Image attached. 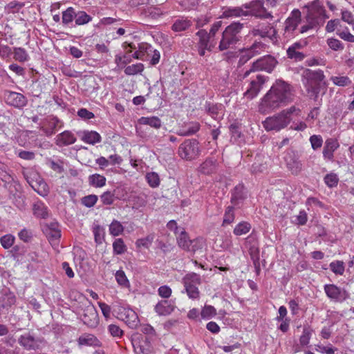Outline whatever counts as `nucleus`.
Listing matches in <instances>:
<instances>
[{
	"instance_id": "1",
	"label": "nucleus",
	"mask_w": 354,
	"mask_h": 354,
	"mask_svg": "<svg viewBox=\"0 0 354 354\" xmlns=\"http://www.w3.org/2000/svg\"><path fill=\"white\" fill-rule=\"evenodd\" d=\"M292 100L290 84L283 80H277L263 97L261 107L274 109Z\"/></svg>"
},
{
	"instance_id": "2",
	"label": "nucleus",
	"mask_w": 354,
	"mask_h": 354,
	"mask_svg": "<svg viewBox=\"0 0 354 354\" xmlns=\"http://www.w3.org/2000/svg\"><path fill=\"white\" fill-rule=\"evenodd\" d=\"M305 82H304L308 96L315 101L319 98L321 91L323 94L326 93L327 84L324 81L325 75L324 71L321 69L310 70L307 69L303 75Z\"/></svg>"
},
{
	"instance_id": "3",
	"label": "nucleus",
	"mask_w": 354,
	"mask_h": 354,
	"mask_svg": "<svg viewBox=\"0 0 354 354\" xmlns=\"http://www.w3.org/2000/svg\"><path fill=\"white\" fill-rule=\"evenodd\" d=\"M300 113L301 110L299 108H297L295 106H292L272 117L267 118L263 122V127L267 131H279L290 124L292 114L299 115Z\"/></svg>"
},
{
	"instance_id": "4",
	"label": "nucleus",
	"mask_w": 354,
	"mask_h": 354,
	"mask_svg": "<svg viewBox=\"0 0 354 354\" xmlns=\"http://www.w3.org/2000/svg\"><path fill=\"white\" fill-rule=\"evenodd\" d=\"M243 26V24L234 22L225 28L218 45L220 51L233 48L241 41L242 38L241 32Z\"/></svg>"
},
{
	"instance_id": "5",
	"label": "nucleus",
	"mask_w": 354,
	"mask_h": 354,
	"mask_svg": "<svg viewBox=\"0 0 354 354\" xmlns=\"http://www.w3.org/2000/svg\"><path fill=\"white\" fill-rule=\"evenodd\" d=\"M301 21V13L299 9H294L283 23L281 39L288 42L298 35V26Z\"/></svg>"
},
{
	"instance_id": "6",
	"label": "nucleus",
	"mask_w": 354,
	"mask_h": 354,
	"mask_svg": "<svg viewBox=\"0 0 354 354\" xmlns=\"http://www.w3.org/2000/svg\"><path fill=\"white\" fill-rule=\"evenodd\" d=\"M308 12L306 19L315 21L317 26H322L326 19L329 17L324 6L320 5L318 1H314L306 6Z\"/></svg>"
},
{
	"instance_id": "7",
	"label": "nucleus",
	"mask_w": 354,
	"mask_h": 354,
	"mask_svg": "<svg viewBox=\"0 0 354 354\" xmlns=\"http://www.w3.org/2000/svg\"><path fill=\"white\" fill-rule=\"evenodd\" d=\"M183 283L186 292L189 298L197 299L199 297L198 286L201 284V277L196 273L187 274L183 278Z\"/></svg>"
},
{
	"instance_id": "8",
	"label": "nucleus",
	"mask_w": 354,
	"mask_h": 354,
	"mask_svg": "<svg viewBox=\"0 0 354 354\" xmlns=\"http://www.w3.org/2000/svg\"><path fill=\"white\" fill-rule=\"evenodd\" d=\"M131 344L137 354H151L152 347L150 339L141 333H134L131 336Z\"/></svg>"
},
{
	"instance_id": "9",
	"label": "nucleus",
	"mask_w": 354,
	"mask_h": 354,
	"mask_svg": "<svg viewBox=\"0 0 354 354\" xmlns=\"http://www.w3.org/2000/svg\"><path fill=\"white\" fill-rule=\"evenodd\" d=\"M246 16H254L258 18H271L272 15L270 12H267L264 8L263 4L260 1H254L249 3L243 4Z\"/></svg>"
},
{
	"instance_id": "10",
	"label": "nucleus",
	"mask_w": 354,
	"mask_h": 354,
	"mask_svg": "<svg viewBox=\"0 0 354 354\" xmlns=\"http://www.w3.org/2000/svg\"><path fill=\"white\" fill-rule=\"evenodd\" d=\"M9 199L12 201L13 204L19 209H22L25 207V196L21 192L19 184L12 182L8 183Z\"/></svg>"
},
{
	"instance_id": "11",
	"label": "nucleus",
	"mask_w": 354,
	"mask_h": 354,
	"mask_svg": "<svg viewBox=\"0 0 354 354\" xmlns=\"http://www.w3.org/2000/svg\"><path fill=\"white\" fill-rule=\"evenodd\" d=\"M5 102L11 106L23 109L28 103L27 98L21 93L5 90L3 93Z\"/></svg>"
},
{
	"instance_id": "12",
	"label": "nucleus",
	"mask_w": 354,
	"mask_h": 354,
	"mask_svg": "<svg viewBox=\"0 0 354 354\" xmlns=\"http://www.w3.org/2000/svg\"><path fill=\"white\" fill-rule=\"evenodd\" d=\"M327 297L335 302H342L348 298V292L334 284H326L324 287Z\"/></svg>"
},
{
	"instance_id": "13",
	"label": "nucleus",
	"mask_w": 354,
	"mask_h": 354,
	"mask_svg": "<svg viewBox=\"0 0 354 354\" xmlns=\"http://www.w3.org/2000/svg\"><path fill=\"white\" fill-rule=\"evenodd\" d=\"M278 62L272 55L263 56L252 64V69L254 71H265L271 73L277 65Z\"/></svg>"
},
{
	"instance_id": "14",
	"label": "nucleus",
	"mask_w": 354,
	"mask_h": 354,
	"mask_svg": "<svg viewBox=\"0 0 354 354\" xmlns=\"http://www.w3.org/2000/svg\"><path fill=\"white\" fill-rule=\"evenodd\" d=\"M250 34L262 38L268 37L273 43L278 41L277 30L269 24H259L250 31Z\"/></svg>"
},
{
	"instance_id": "15",
	"label": "nucleus",
	"mask_w": 354,
	"mask_h": 354,
	"mask_svg": "<svg viewBox=\"0 0 354 354\" xmlns=\"http://www.w3.org/2000/svg\"><path fill=\"white\" fill-rule=\"evenodd\" d=\"M176 239L178 246L186 251L195 252L199 248L198 241L196 239L191 240L183 228L176 235Z\"/></svg>"
},
{
	"instance_id": "16",
	"label": "nucleus",
	"mask_w": 354,
	"mask_h": 354,
	"mask_svg": "<svg viewBox=\"0 0 354 354\" xmlns=\"http://www.w3.org/2000/svg\"><path fill=\"white\" fill-rule=\"evenodd\" d=\"M82 320L84 324L88 327L94 328L98 324V314L91 302L88 301V304L85 306L84 313L82 315Z\"/></svg>"
},
{
	"instance_id": "17",
	"label": "nucleus",
	"mask_w": 354,
	"mask_h": 354,
	"mask_svg": "<svg viewBox=\"0 0 354 354\" xmlns=\"http://www.w3.org/2000/svg\"><path fill=\"white\" fill-rule=\"evenodd\" d=\"M266 80V77L261 75H257L255 78L251 80L250 86L244 93V95L250 100L255 97L262 88L263 85L265 84Z\"/></svg>"
},
{
	"instance_id": "18",
	"label": "nucleus",
	"mask_w": 354,
	"mask_h": 354,
	"mask_svg": "<svg viewBox=\"0 0 354 354\" xmlns=\"http://www.w3.org/2000/svg\"><path fill=\"white\" fill-rule=\"evenodd\" d=\"M18 343L25 350L36 351L39 349L41 340L40 339L35 338L29 333H27L19 337Z\"/></svg>"
},
{
	"instance_id": "19",
	"label": "nucleus",
	"mask_w": 354,
	"mask_h": 354,
	"mask_svg": "<svg viewBox=\"0 0 354 354\" xmlns=\"http://www.w3.org/2000/svg\"><path fill=\"white\" fill-rule=\"evenodd\" d=\"M196 35L199 37V41L197 44L198 53L201 56L205 55V50L211 51L215 44L210 41L207 32L204 30H200Z\"/></svg>"
},
{
	"instance_id": "20",
	"label": "nucleus",
	"mask_w": 354,
	"mask_h": 354,
	"mask_svg": "<svg viewBox=\"0 0 354 354\" xmlns=\"http://www.w3.org/2000/svg\"><path fill=\"white\" fill-rule=\"evenodd\" d=\"M200 152L199 142L195 140H186L179 147V155H196Z\"/></svg>"
},
{
	"instance_id": "21",
	"label": "nucleus",
	"mask_w": 354,
	"mask_h": 354,
	"mask_svg": "<svg viewBox=\"0 0 354 354\" xmlns=\"http://www.w3.org/2000/svg\"><path fill=\"white\" fill-rule=\"evenodd\" d=\"M122 320H123L129 328H135L139 323V319L136 313L130 308H124L120 313Z\"/></svg>"
},
{
	"instance_id": "22",
	"label": "nucleus",
	"mask_w": 354,
	"mask_h": 354,
	"mask_svg": "<svg viewBox=\"0 0 354 354\" xmlns=\"http://www.w3.org/2000/svg\"><path fill=\"white\" fill-rule=\"evenodd\" d=\"M77 134L81 140L90 145L98 143L102 139L101 136L95 131H79L77 132Z\"/></svg>"
},
{
	"instance_id": "23",
	"label": "nucleus",
	"mask_w": 354,
	"mask_h": 354,
	"mask_svg": "<svg viewBox=\"0 0 354 354\" xmlns=\"http://www.w3.org/2000/svg\"><path fill=\"white\" fill-rule=\"evenodd\" d=\"M246 198V193L245 192V187L243 184L239 183L237 185L232 192L231 203L234 206H238Z\"/></svg>"
},
{
	"instance_id": "24",
	"label": "nucleus",
	"mask_w": 354,
	"mask_h": 354,
	"mask_svg": "<svg viewBox=\"0 0 354 354\" xmlns=\"http://www.w3.org/2000/svg\"><path fill=\"white\" fill-rule=\"evenodd\" d=\"M266 45L261 41H254L253 44L248 48H244L242 50L243 56H246L248 59H250L254 56L265 51Z\"/></svg>"
},
{
	"instance_id": "25",
	"label": "nucleus",
	"mask_w": 354,
	"mask_h": 354,
	"mask_svg": "<svg viewBox=\"0 0 354 354\" xmlns=\"http://www.w3.org/2000/svg\"><path fill=\"white\" fill-rule=\"evenodd\" d=\"M152 46L147 43H142L139 45L138 50L136 51L132 57L134 59L145 60L147 56L151 55Z\"/></svg>"
},
{
	"instance_id": "26",
	"label": "nucleus",
	"mask_w": 354,
	"mask_h": 354,
	"mask_svg": "<svg viewBox=\"0 0 354 354\" xmlns=\"http://www.w3.org/2000/svg\"><path fill=\"white\" fill-rule=\"evenodd\" d=\"M80 346H100V341L92 334H84L77 339Z\"/></svg>"
},
{
	"instance_id": "27",
	"label": "nucleus",
	"mask_w": 354,
	"mask_h": 354,
	"mask_svg": "<svg viewBox=\"0 0 354 354\" xmlns=\"http://www.w3.org/2000/svg\"><path fill=\"white\" fill-rule=\"evenodd\" d=\"M217 165V161L214 157L207 158L201 165L199 171L204 174H210L216 170Z\"/></svg>"
},
{
	"instance_id": "28",
	"label": "nucleus",
	"mask_w": 354,
	"mask_h": 354,
	"mask_svg": "<svg viewBox=\"0 0 354 354\" xmlns=\"http://www.w3.org/2000/svg\"><path fill=\"white\" fill-rule=\"evenodd\" d=\"M75 141V135L69 131H65L57 136V143L59 145H69Z\"/></svg>"
},
{
	"instance_id": "29",
	"label": "nucleus",
	"mask_w": 354,
	"mask_h": 354,
	"mask_svg": "<svg viewBox=\"0 0 354 354\" xmlns=\"http://www.w3.org/2000/svg\"><path fill=\"white\" fill-rule=\"evenodd\" d=\"M288 169L294 174H298L301 169V164L297 156H286L284 158Z\"/></svg>"
},
{
	"instance_id": "30",
	"label": "nucleus",
	"mask_w": 354,
	"mask_h": 354,
	"mask_svg": "<svg viewBox=\"0 0 354 354\" xmlns=\"http://www.w3.org/2000/svg\"><path fill=\"white\" fill-rule=\"evenodd\" d=\"M16 302L15 295L11 292H6L0 297V308H8Z\"/></svg>"
},
{
	"instance_id": "31",
	"label": "nucleus",
	"mask_w": 354,
	"mask_h": 354,
	"mask_svg": "<svg viewBox=\"0 0 354 354\" xmlns=\"http://www.w3.org/2000/svg\"><path fill=\"white\" fill-rule=\"evenodd\" d=\"M142 15L145 17H147L151 19H157L163 15V12L158 7L149 6L143 9L142 11Z\"/></svg>"
},
{
	"instance_id": "32",
	"label": "nucleus",
	"mask_w": 354,
	"mask_h": 354,
	"mask_svg": "<svg viewBox=\"0 0 354 354\" xmlns=\"http://www.w3.org/2000/svg\"><path fill=\"white\" fill-rule=\"evenodd\" d=\"M155 310L159 315H169L174 310V307L167 300L158 302L155 306Z\"/></svg>"
},
{
	"instance_id": "33",
	"label": "nucleus",
	"mask_w": 354,
	"mask_h": 354,
	"mask_svg": "<svg viewBox=\"0 0 354 354\" xmlns=\"http://www.w3.org/2000/svg\"><path fill=\"white\" fill-rule=\"evenodd\" d=\"M13 58L21 63H24L28 62L30 59V56L26 51V50L21 47H15L12 50Z\"/></svg>"
},
{
	"instance_id": "34",
	"label": "nucleus",
	"mask_w": 354,
	"mask_h": 354,
	"mask_svg": "<svg viewBox=\"0 0 354 354\" xmlns=\"http://www.w3.org/2000/svg\"><path fill=\"white\" fill-rule=\"evenodd\" d=\"M339 146L337 139L332 138L326 139L324 146L323 155H332Z\"/></svg>"
},
{
	"instance_id": "35",
	"label": "nucleus",
	"mask_w": 354,
	"mask_h": 354,
	"mask_svg": "<svg viewBox=\"0 0 354 354\" xmlns=\"http://www.w3.org/2000/svg\"><path fill=\"white\" fill-rule=\"evenodd\" d=\"M225 17H245V11L243 5L241 7L228 8L223 12Z\"/></svg>"
},
{
	"instance_id": "36",
	"label": "nucleus",
	"mask_w": 354,
	"mask_h": 354,
	"mask_svg": "<svg viewBox=\"0 0 354 354\" xmlns=\"http://www.w3.org/2000/svg\"><path fill=\"white\" fill-rule=\"evenodd\" d=\"M192 26L191 21L187 19H178L172 25L171 29L175 32H181L186 30Z\"/></svg>"
},
{
	"instance_id": "37",
	"label": "nucleus",
	"mask_w": 354,
	"mask_h": 354,
	"mask_svg": "<svg viewBox=\"0 0 354 354\" xmlns=\"http://www.w3.org/2000/svg\"><path fill=\"white\" fill-rule=\"evenodd\" d=\"M131 50H127L123 55H116L115 57V63L119 68H124L125 66L132 61V55H130Z\"/></svg>"
},
{
	"instance_id": "38",
	"label": "nucleus",
	"mask_w": 354,
	"mask_h": 354,
	"mask_svg": "<svg viewBox=\"0 0 354 354\" xmlns=\"http://www.w3.org/2000/svg\"><path fill=\"white\" fill-rule=\"evenodd\" d=\"M206 111L211 117L215 120L219 118L218 115L221 113L222 105L206 103L205 106Z\"/></svg>"
},
{
	"instance_id": "39",
	"label": "nucleus",
	"mask_w": 354,
	"mask_h": 354,
	"mask_svg": "<svg viewBox=\"0 0 354 354\" xmlns=\"http://www.w3.org/2000/svg\"><path fill=\"white\" fill-rule=\"evenodd\" d=\"M140 123L142 124L149 125L155 129H159L162 125L160 119L156 116L142 117L140 119Z\"/></svg>"
},
{
	"instance_id": "40",
	"label": "nucleus",
	"mask_w": 354,
	"mask_h": 354,
	"mask_svg": "<svg viewBox=\"0 0 354 354\" xmlns=\"http://www.w3.org/2000/svg\"><path fill=\"white\" fill-rule=\"evenodd\" d=\"M89 183L95 187H102L105 185L106 178L100 174H93L88 178Z\"/></svg>"
},
{
	"instance_id": "41",
	"label": "nucleus",
	"mask_w": 354,
	"mask_h": 354,
	"mask_svg": "<svg viewBox=\"0 0 354 354\" xmlns=\"http://www.w3.org/2000/svg\"><path fill=\"white\" fill-rule=\"evenodd\" d=\"M75 24L82 26L88 24L92 20V17L84 11H78L75 12Z\"/></svg>"
},
{
	"instance_id": "42",
	"label": "nucleus",
	"mask_w": 354,
	"mask_h": 354,
	"mask_svg": "<svg viewBox=\"0 0 354 354\" xmlns=\"http://www.w3.org/2000/svg\"><path fill=\"white\" fill-rule=\"evenodd\" d=\"M24 6V3L17 1H12L9 2L4 8L5 12L7 13L18 12Z\"/></svg>"
},
{
	"instance_id": "43",
	"label": "nucleus",
	"mask_w": 354,
	"mask_h": 354,
	"mask_svg": "<svg viewBox=\"0 0 354 354\" xmlns=\"http://www.w3.org/2000/svg\"><path fill=\"white\" fill-rule=\"evenodd\" d=\"M144 70V65L142 63H137L125 67L124 73L127 75H135L140 73Z\"/></svg>"
},
{
	"instance_id": "44",
	"label": "nucleus",
	"mask_w": 354,
	"mask_h": 354,
	"mask_svg": "<svg viewBox=\"0 0 354 354\" xmlns=\"http://www.w3.org/2000/svg\"><path fill=\"white\" fill-rule=\"evenodd\" d=\"M75 17V9L72 7H68L65 11L62 12V23L64 25H68L73 21Z\"/></svg>"
},
{
	"instance_id": "45",
	"label": "nucleus",
	"mask_w": 354,
	"mask_h": 354,
	"mask_svg": "<svg viewBox=\"0 0 354 354\" xmlns=\"http://www.w3.org/2000/svg\"><path fill=\"white\" fill-rule=\"evenodd\" d=\"M234 210V206H228L226 208L223 221V226L230 225L234 222L235 218Z\"/></svg>"
},
{
	"instance_id": "46",
	"label": "nucleus",
	"mask_w": 354,
	"mask_h": 354,
	"mask_svg": "<svg viewBox=\"0 0 354 354\" xmlns=\"http://www.w3.org/2000/svg\"><path fill=\"white\" fill-rule=\"evenodd\" d=\"M123 231V225L117 220H113L109 225L110 234L114 236H119Z\"/></svg>"
},
{
	"instance_id": "47",
	"label": "nucleus",
	"mask_w": 354,
	"mask_h": 354,
	"mask_svg": "<svg viewBox=\"0 0 354 354\" xmlns=\"http://www.w3.org/2000/svg\"><path fill=\"white\" fill-rule=\"evenodd\" d=\"M154 238V234H150L145 238L138 239L136 242V245L137 248H139L142 247L145 248H149V246L151 245Z\"/></svg>"
},
{
	"instance_id": "48",
	"label": "nucleus",
	"mask_w": 354,
	"mask_h": 354,
	"mask_svg": "<svg viewBox=\"0 0 354 354\" xmlns=\"http://www.w3.org/2000/svg\"><path fill=\"white\" fill-rule=\"evenodd\" d=\"M251 228V225L248 222L239 223L234 229V234L236 236H241L248 233Z\"/></svg>"
},
{
	"instance_id": "49",
	"label": "nucleus",
	"mask_w": 354,
	"mask_h": 354,
	"mask_svg": "<svg viewBox=\"0 0 354 354\" xmlns=\"http://www.w3.org/2000/svg\"><path fill=\"white\" fill-rule=\"evenodd\" d=\"M33 211L34 214L38 217L44 218L48 216L47 209L41 202L34 204Z\"/></svg>"
},
{
	"instance_id": "50",
	"label": "nucleus",
	"mask_w": 354,
	"mask_h": 354,
	"mask_svg": "<svg viewBox=\"0 0 354 354\" xmlns=\"http://www.w3.org/2000/svg\"><path fill=\"white\" fill-rule=\"evenodd\" d=\"M330 80L338 86H345L351 84V80L347 76H332Z\"/></svg>"
},
{
	"instance_id": "51",
	"label": "nucleus",
	"mask_w": 354,
	"mask_h": 354,
	"mask_svg": "<svg viewBox=\"0 0 354 354\" xmlns=\"http://www.w3.org/2000/svg\"><path fill=\"white\" fill-rule=\"evenodd\" d=\"M249 253L251 259L253 261L254 266L257 269L259 268V249L255 245H252L250 248Z\"/></svg>"
},
{
	"instance_id": "52",
	"label": "nucleus",
	"mask_w": 354,
	"mask_h": 354,
	"mask_svg": "<svg viewBox=\"0 0 354 354\" xmlns=\"http://www.w3.org/2000/svg\"><path fill=\"white\" fill-rule=\"evenodd\" d=\"M328 47L333 50H342L344 48V44L337 39L331 37L326 40Z\"/></svg>"
},
{
	"instance_id": "53",
	"label": "nucleus",
	"mask_w": 354,
	"mask_h": 354,
	"mask_svg": "<svg viewBox=\"0 0 354 354\" xmlns=\"http://www.w3.org/2000/svg\"><path fill=\"white\" fill-rule=\"evenodd\" d=\"M286 52L288 57L291 59H294L296 62L302 61L305 58V55L297 50L288 48Z\"/></svg>"
},
{
	"instance_id": "54",
	"label": "nucleus",
	"mask_w": 354,
	"mask_h": 354,
	"mask_svg": "<svg viewBox=\"0 0 354 354\" xmlns=\"http://www.w3.org/2000/svg\"><path fill=\"white\" fill-rule=\"evenodd\" d=\"M113 252L117 254H123L126 250V245L122 239H117L113 243Z\"/></svg>"
},
{
	"instance_id": "55",
	"label": "nucleus",
	"mask_w": 354,
	"mask_h": 354,
	"mask_svg": "<svg viewBox=\"0 0 354 354\" xmlns=\"http://www.w3.org/2000/svg\"><path fill=\"white\" fill-rule=\"evenodd\" d=\"M146 178L149 185L152 187H156L160 184V178L158 174L155 172L147 173Z\"/></svg>"
},
{
	"instance_id": "56",
	"label": "nucleus",
	"mask_w": 354,
	"mask_h": 354,
	"mask_svg": "<svg viewBox=\"0 0 354 354\" xmlns=\"http://www.w3.org/2000/svg\"><path fill=\"white\" fill-rule=\"evenodd\" d=\"M117 282L124 287L129 286V281L123 270H118L115 273Z\"/></svg>"
},
{
	"instance_id": "57",
	"label": "nucleus",
	"mask_w": 354,
	"mask_h": 354,
	"mask_svg": "<svg viewBox=\"0 0 354 354\" xmlns=\"http://www.w3.org/2000/svg\"><path fill=\"white\" fill-rule=\"evenodd\" d=\"M309 140L314 150L320 149L323 145V139L320 135L311 136Z\"/></svg>"
},
{
	"instance_id": "58",
	"label": "nucleus",
	"mask_w": 354,
	"mask_h": 354,
	"mask_svg": "<svg viewBox=\"0 0 354 354\" xmlns=\"http://www.w3.org/2000/svg\"><path fill=\"white\" fill-rule=\"evenodd\" d=\"M0 242L3 248L8 249L14 244L15 237L11 234H6L0 239Z\"/></svg>"
},
{
	"instance_id": "59",
	"label": "nucleus",
	"mask_w": 354,
	"mask_h": 354,
	"mask_svg": "<svg viewBox=\"0 0 354 354\" xmlns=\"http://www.w3.org/2000/svg\"><path fill=\"white\" fill-rule=\"evenodd\" d=\"M337 35L346 41L354 43V35L349 32L347 27L342 31L338 30Z\"/></svg>"
},
{
	"instance_id": "60",
	"label": "nucleus",
	"mask_w": 354,
	"mask_h": 354,
	"mask_svg": "<svg viewBox=\"0 0 354 354\" xmlns=\"http://www.w3.org/2000/svg\"><path fill=\"white\" fill-rule=\"evenodd\" d=\"M46 236L50 241H55L61 236V231L56 228H48L46 230Z\"/></svg>"
},
{
	"instance_id": "61",
	"label": "nucleus",
	"mask_w": 354,
	"mask_h": 354,
	"mask_svg": "<svg viewBox=\"0 0 354 354\" xmlns=\"http://www.w3.org/2000/svg\"><path fill=\"white\" fill-rule=\"evenodd\" d=\"M97 201V196L94 194H91V195L84 196L82 198V203L87 207H93Z\"/></svg>"
},
{
	"instance_id": "62",
	"label": "nucleus",
	"mask_w": 354,
	"mask_h": 354,
	"mask_svg": "<svg viewBox=\"0 0 354 354\" xmlns=\"http://www.w3.org/2000/svg\"><path fill=\"white\" fill-rule=\"evenodd\" d=\"M200 124L197 122H190L187 127V130L183 133V136H191L196 132H198L200 129Z\"/></svg>"
},
{
	"instance_id": "63",
	"label": "nucleus",
	"mask_w": 354,
	"mask_h": 354,
	"mask_svg": "<svg viewBox=\"0 0 354 354\" xmlns=\"http://www.w3.org/2000/svg\"><path fill=\"white\" fill-rule=\"evenodd\" d=\"M108 331L113 337H121L123 335V330L115 324H110L108 326Z\"/></svg>"
},
{
	"instance_id": "64",
	"label": "nucleus",
	"mask_w": 354,
	"mask_h": 354,
	"mask_svg": "<svg viewBox=\"0 0 354 354\" xmlns=\"http://www.w3.org/2000/svg\"><path fill=\"white\" fill-rule=\"evenodd\" d=\"M330 268L334 273L337 274H342L344 271L343 262L339 261L330 263Z\"/></svg>"
}]
</instances>
